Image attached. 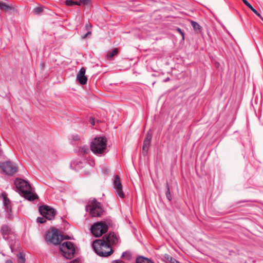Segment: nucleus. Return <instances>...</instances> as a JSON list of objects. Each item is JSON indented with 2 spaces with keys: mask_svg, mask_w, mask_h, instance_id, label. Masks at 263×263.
Masks as SVG:
<instances>
[{
  "mask_svg": "<svg viewBox=\"0 0 263 263\" xmlns=\"http://www.w3.org/2000/svg\"><path fill=\"white\" fill-rule=\"evenodd\" d=\"M92 245L96 253L100 256H108L112 252L110 246L102 240H96Z\"/></svg>",
  "mask_w": 263,
  "mask_h": 263,
  "instance_id": "obj_3",
  "label": "nucleus"
},
{
  "mask_svg": "<svg viewBox=\"0 0 263 263\" xmlns=\"http://www.w3.org/2000/svg\"><path fill=\"white\" fill-rule=\"evenodd\" d=\"M122 257L125 260H129L131 259V254L129 252H124L122 255Z\"/></svg>",
  "mask_w": 263,
  "mask_h": 263,
  "instance_id": "obj_23",
  "label": "nucleus"
},
{
  "mask_svg": "<svg viewBox=\"0 0 263 263\" xmlns=\"http://www.w3.org/2000/svg\"><path fill=\"white\" fill-rule=\"evenodd\" d=\"M15 184L25 198L29 201H33L37 198V196L31 192V186L26 181L16 179Z\"/></svg>",
  "mask_w": 263,
  "mask_h": 263,
  "instance_id": "obj_1",
  "label": "nucleus"
},
{
  "mask_svg": "<svg viewBox=\"0 0 263 263\" xmlns=\"http://www.w3.org/2000/svg\"><path fill=\"white\" fill-rule=\"evenodd\" d=\"M89 27V25L87 24L86 25V27L88 28Z\"/></svg>",
  "mask_w": 263,
  "mask_h": 263,
  "instance_id": "obj_39",
  "label": "nucleus"
},
{
  "mask_svg": "<svg viewBox=\"0 0 263 263\" xmlns=\"http://www.w3.org/2000/svg\"><path fill=\"white\" fill-rule=\"evenodd\" d=\"M165 258L167 259L168 263H180L179 261L169 255H167L165 257Z\"/></svg>",
  "mask_w": 263,
  "mask_h": 263,
  "instance_id": "obj_22",
  "label": "nucleus"
},
{
  "mask_svg": "<svg viewBox=\"0 0 263 263\" xmlns=\"http://www.w3.org/2000/svg\"><path fill=\"white\" fill-rule=\"evenodd\" d=\"M4 204L6 206V208L7 210H9V200L7 198V197L5 195H4Z\"/></svg>",
  "mask_w": 263,
  "mask_h": 263,
  "instance_id": "obj_25",
  "label": "nucleus"
},
{
  "mask_svg": "<svg viewBox=\"0 0 263 263\" xmlns=\"http://www.w3.org/2000/svg\"><path fill=\"white\" fill-rule=\"evenodd\" d=\"M90 150L87 146H83L79 149V153L81 155H86L89 153Z\"/></svg>",
  "mask_w": 263,
  "mask_h": 263,
  "instance_id": "obj_19",
  "label": "nucleus"
},
{
  "mask_svg": "<svg viewBox=\"0 0 263 263\" xmlns=\"http://www.w3.org/2000/svg\"><path fill=\"white\" fill-rule=\"evenodd\" d=\"M166 198H167V199L170 201L171 200V193H170V189L168 186V185H167V191L166 192Z\"/></svg>",
  "mask_w": 263,
  "mask_h": 263,
  "instance_id": "obj_26",
  "label": "nucleus"
},
{
  "mask_svg": "<svg viewBox=\"0 0 263 263\" xmlns=\"http://www.w3.org/2000/svg\"><path fill=\"white\" fill-rule=\"evenodd\" d=\"M242 1L248 8H249L255 14H256L258 16H259L262 20L260 14L252 7V6L247 0Z\"/></svg>",
  "mask_w": 263,
  "mask_h": 263,
  "instance_id": "obj_17",
  "label": "nucleus"
},
{
  "mask_svg": "<svg viewBox=\"0 0 263 263\" xmlns=\"http://www.w3.org/2000/svg\"><path fill=\"white\" fill-rule=\"evenodd\" d=\"M39 211L41 214L46 219L52 220L55 216L54 210L49 206H41L39 208Z\"/></svg>",
  "mask_w": 263,
  "mask_h": 263,
  "instance_id": "obj_10",
  "label": "nucleus"
},
{
  "mask_svg": "<svg viewBox=\"0 0 263 263\" xmlns=\"http://www.w3.org/2000/svg\"><path fill=\"white\" fill-rule=\"evenodd\" d=\"M1 232L5 239H9V236L11 234V230L8 226H3L1 228Z\"/></svg>",
  "mask_w": 263,
  "mask_h": 263,
  "instance_id": "obj_16",
  "label": "nucleus"
},
{
  "mask_svg": "<svg viewBox=\"0 0 263 263\" xmlns=\"http://www.w3.org/2000/svg\"><path fill=\"white\" fill-rule=\"evenodd\" d=\"M118 52V50L117 48L113 49L112 51L109 52L107 54V58L108 59H110L112 58L114 56L117 54Z\"/></svg>",
  "mask_w": 263,
  "mask_h": 263,
  "instance_id": "obj_20",
  "label": "nucleus"
},
{
  "mask_svg": "<svg viewBox=\"0 0 263 263\" xmlns=\"http://www.w3.org/2000/svg\"><path fill=\"white\" fill-rule=\"evenodd\" d=\"M152 138V133H151V132H149L147 133L146 137L145 138V139L144 141V143H143V153L144 155H146V154L148 149L149 146L151 144Z\"/></svg>",
  "mask_w": 263,
  "mask_h": 263,
  "instance_id": "obj_14",
  "label": "nucleus"
},
{
  "mask_svg": "<svg viewBox=\"0 0 263 263\" xmlns=\"http://www.w3.org/2000/svg\"><path fill=\"white\" fill-rule=\"evenodd\" d=\"M114 188L116 195L118 197L122 198L124 197L125 195L122 190V185L120 182V178L118 176L115 177L114 180Z\"/></svg>",
  "mask_w": 263,
  "mask_h": 263,
  "instance_id": "obj_11",
  "label": "nucleus"
},
{
  "mask_svg": "<svg viewBox=\"0 0 263 263\" xmlns=\"http://www.w3.org/2000/svg\"><path fill=\"white\" fill-rule=\"evenodd\" d=\"M191 24H192V26L193 27L194 29L196 31L198 32V31H200V27L197 23L194 22V21H192Z\"/></svg>",
  "mask_w": 263,
  "mask_h": 263,
  "instance_id": "obj_21",
  "label": "nucleus"
},
{
  "mask_svg": "<svg viewBox=\"0 0 263 263\" xmlns=\"http://www.w3.org/2000/svg\"><path fill=\"white\" fill-rule=\"evenodd\" d=\"M7 263H12V262L10 260H9L7 261Z\"/></svg>",
  "mask_w": 263,
  "mask_h": 263,
  "instance_id": "obj_37",
  "label": "nucleus"
},
{
  "mask_svg": "<svg viewBox=\"0 0 263 263\" xmlns=\"http://www.w3.org/2000/svg\"><path fill=\"white\" fill-rule=\"evenodd\" d=\"M107 230V226L103 222H99L93 224L91 229V233L96 237H99Z\"/></svg>",
  "mask_w": 263,
  "mask_h": 263,
  "instance_id": "obj_8",
  "label": "nucleus"
},
{
  "mask_svg": "<svg viewBox=\"0 0 263 263\" xmlns=\"http://www.w3.org/2000/svg\"><path fill=\"white\" fill-rule=\"evenodd\" d=\"M62 239V236L57 229H50L46 233L45 239L47 242L53 245H58Z\"/></svg>",
  "mask_w": 263,
  "mask_h": 263,
  "instance_id": "obj_5",
  "label": "nucleus"
},
{
  "mask_svg": "<svg viewBox=\"0 0 263 263\" xmlns=\"http://www.w3.org/2000/svg\"><path fill=\"white\" fill-rule=\"evenodd\" d=\"M65 4L68 6H72L74 5H80V3L77 2H74L71 0H67L65 1Z\"/></svg>",
  "mask_w": 263,
  "mask_h": 263,
  "instance_id": "obj_24",
  "label": "nucleus"
},
{
  "mask_svg": "<svg viewBox=\"0 0 263 263\" xmlns=\"http://www.w3.org/2000/svg\"><path fill=\"white\" fill-rule=\"evenodd\" d=\"M90 123H91L92 125H93L95 124V121H94V120H93V119L90 120Z\"/></svg>",
  "mask_w": 263,
  "mask_h": 263,
  "instance_id": "obj_35",
  "label": "nucleus"
},
{
  "mask_svg": "<svg viewBox=\"0 0 263 263\" xmlns=\"http://www.w3.org/2000/svg\"><path fill=\"white\" fill-rule=\"evenodd\" d=\"M37 221L40 223H43L45 222V217H38L37 218Z\"/></svg>",
  "mask_w": 263,
  "mask_h": 263,
  "instance_id": "obj_29",
  "label": "nucleus"
},
{
  "mask_svg": "<svg viewBox=\"0 0 263 263\" xmlns=\"http://www.w3.org/2000/svg\"><path fill=\"white\" fill-rule=\"evenodd\" d=\"M0 169L3 173L8 175H13L17 172V166L10 161L2 162L0 164Z\"/></svg>",
  "mask_w": 263,
  "mask_h": 263,
  "instance_id": "obj_7",
  "label": "nucleus"
},
{
  "mask_svg": "<svg viewBox=\"0 0 263 263\" xmlns=\"http://www.w3.org/2000/svg\"><path fill=\"white\" fill-rule=\"evenodd\" d=\"M136 263H154L152 261L147 258L142 256L137 257L136 259Z\"/></svg>",
  "mask_w": 263,
  "mask_h": 263,
  "instance_id": "obj_18",
  "label": "nucleus"
},
{
  "mask_svg": "<svg viewBox=\"0 0 263 263\" xmlns=\"http://www.w3.org/2000/svg\"><path fill=\"white\" fill-rule=\"evenodd\" d=\"M42 10L43 9H42V7H36V8H34V11L36 13H40L42 11Z\"/></svg>",
  "mask_w": 263,
  "mask_h": 263,
  "instance_id": "obj_30",
  "label": "nucleus"
},
{
  "mask_svg": "<svg viewBox=\"0 0 263 263\" xmlns=\"http://www.w3.org/2000/svg\"><path fill=\"white\" fill-rule=\"evenodd\" d=\"M178 30L180 32V33L181 34V35H182V37H183L184 35H183V32L181 31V29H179V28H178Z\"/></svg>",
  "mask_w": 263,
  "mask_h": 263,
  "instance_id": "obj_36",
  "label": "nucleus"
},
{
  "mask_svg": "<svg viewBox=\"0 0 263 263\" xmlns=\"http://www.w3.org/2000/svg\"><path fill=\"white\" fill-rule=\"evenodd\" d=\"M18 257L19 258V261L20 262V263H25V259L23 254L20 253L18 255Z\"/></svg>",
  "mask_w": 263,
  "mask_h": 263,
  "instance_id": "obj_27",
  "label": "nucleus"
},
{
  "mask_svg": "<svg viewBox=\"0 0 263 263\" xmlns=\"http://www.w3.org/2000/svg\"><path fill=\"white\" fill-rule=\"evenodd\" d=\"M90 3L89 0H80L79 2L78 3H80L81 4L83 5H88Z\"/></svg>",
  "mask_w": 263,
  "mask_h": 263,
  "instance_id": "obj_28",
  "label": "nucleus"
},
{
  "mask_svg": "<svg viewBox=\"0 0 263 263\" xmlns=\"http://www.w3.org/2000/svg\"><path fill=\"white\" fill-rule=\"evenodd\" d=\"M0 9L7 13H10L11 11H15L16 10L15 7L12 5H9L2 2H0Z\"/></svg>",
  "mask_w": 263,
  "mask_h": 263,
  "instance_id": "obj_15",
  "label": "nucleus"
},
{
  "mask_svg": "<svg viewBox=\"0 0 263 263\" xmlns=\"http://www.w3.org/2000/svg\"><path fill=\"white\" fill-rule=\"evenodd\" d=\"M103 240L109 245V246L112 245L117 244L119 241L118 236L114 233H109L105 239Z\"/></svg>",
  "mask_w": 263,
  "mask_h": 263,
  "instance_id": "obj_12",
  "label": "nucleus"
},
{
  "mask_svg": "<svg viewBox=\"0 0 263 263\" xmlns=\"http://www.w3.org/2000/svg\"><path fill=\"white\" fill-rule=\"evenodd\" d=\"M86 69L84 67L81 68L77 76V80L82 85L86 84L87 78L85 76Z\"/></svg>",
  "mask_w": 263,
  "mask_h": 263,
  "instance_id": "obj_13",
  "label": "nucleus"
},
{
  "mask_svg": "<svg viewBox=\"0 0 263 263\" xmlns=\"http://www.w3.org/2000/svg\"><path fill=\"white\" fill-rule=\"evenodd\" d=\"M169 80V78H166L165 80V81L166 82V81H168Z\"/></svg>",
  "mask_w": 263,
  "mask_h": 263,
  "instance_id": "obj_38",
  "label": "nucleus"
},
{
  "mask_svg": "<svg viewBox=\"0 0 263 263\" xmlns=\"http://www.w3.org/2000/svg\"><path fill=\"white\" fill-rule=\"evenodd\" d=\"M95 165V162L92 160H83L77 163L78 169H83L82 172L85 174H89L92 171Z\"/></svg>",
  "mask_w": 263,
  "mask_h": 263,
  "instance_id": "obj_9",
  "label": "nucleus"
},
{
  "mask_svg": "<svg viewBox=\"0 0 263 263\" xmlns=\"http://www.w3.org/2000/svg\"><path fill=\"white\" fill-rule=\"evenodd\" d=\"M75 140H79L80 139V137L78 136H75L73 138Z\"/></svg>",
  "mask_w": 263,
  "mask_h": 263,
  "instance_id": "obj_34",
  "label": "nucleus"
},
{
  "mask_svg": "<svg viewBox=\"0 0 263 263\" xmlns=\"http://www.w3.org/2000/svg\"><path fill=\"white\" fill-rule=\"evenodd\" d=\"M60 250L64 257L68 259L73 257L76 248L73 243L70 241H64L60 245Z\"/></svg>",
  "mask_w": 263,
  "mask_h": 263,
  "instance_id": "obj_4",
  "label": "nucleus"
},
{
  "mask_svg": "<svg viewBox=\"0 0 263 263\" xmlns=\"http://www.w3.org/2000/svg\"><path fill=\"white\" fill-rule=\"evenodd\" d=\"M91 33V32L90 31H88L87 33L83 36V39H85L89 35H90Z\"/></svg>",
  "mask_w": 263,
  "mask_h": 263,
  "instance_id": "obj_32",
  "label": "nucleus"
},
{
  "mask_svg": "<svg viewBox=\"0 0 263 263\" xmlns=\"http://www.w3.org/2000/svg\"><path fill=\"white\" fill-rule=\"evenodd\" d=\"M70 263H80V261L77 259H75L73 261H71Z\"/></svg>",
  "mask_w": 263,
  "mask_h": 263,
  "instance_id": "obj_33",
  "label": "nucleus"
},
{
  "mask_svg": "<svg viewBox=\"0 0 263 263\" xmlns=\"http://www.w3.org/2000/svg\"><path fill=\"white\" fill-rule=\"evenodd\" d=\"M86 210L89 211L90 215L92 217H97L103 213V210L100 203L94 199L86 207Z\"/></svg>",
  "mask_w": 263,
  "mask_h": 263,
  "instance_id": "obj_6",
  "label": "nucleus"
},
{
  "mask_svg": "<svg viewBox=\"0 0 263 263\" xmlns=\"http://www.w3.org/2000/svg\"><path fill=\"white\" fill-rule=\"evenodd\" d=\"M112 263H125L124 261L121 260H115L112 261Z\"/></svg>",
  "mask_w": 263,
  "mask_h": 263,
  "instance_id": "obj_31",
  "label": "nucleus"
},
{
  "mask_svg": "<svg viewBox=\"0 0 263 263\" xmlns=\"http://www.w3.org/2000/svg\"><path fill=\"white\" fill-rule=\"evenodd\" d=\"M106 147L107 140L105 137H96L91 142V150L96 155L103 154L106 149Z\"/></svg>",
  "mask_w": 263,
  "mask_h": 263,
  "instance_id": "obj_2",
  "label": "nucleus"
}]
</instances>
